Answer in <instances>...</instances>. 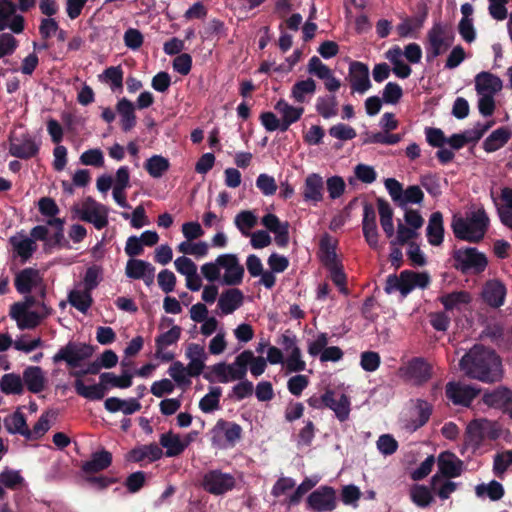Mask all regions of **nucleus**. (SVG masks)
Returning <instances> with one entry per match:
<instances>
[{"instance_id": "1", "label": "nucleus", "mask_w": 512, "mask_h": 512, "mask_svg": "<svg viewBox=\"0 0 512 512\" xmlns=\"http://www.w3.org/2000/svg\"><path fill=\"white\" fill-rule=\"evenodd\" d=\"M459 366L469 378L485 383L496 382L502 376L501 358L483 345H474L461 358Z\"/></svg>"}, {"instance_id": "2", "label": "nucleus", "mask_w": 512, "mask_h": 512, "mask_svg": "<svg viewBox=\"0 0 512 512\" xmlns=\"http://www.w3.org/2000/svg\"><path fill=\"white\" fill-rule=\"evenodd\" d=\"M489 224L490 219L482 207L472 211L466 218L455 215L452 219L451 228L457 239L479 243L484 239Z\"/></svg>"}, {"instance_id": "3", "label": "nucleus", "mask_w": 512, "mask_h": 512, "mask_svg": "<svg viewBox=\"0 0 512 512\" xmlns=\"http://www.w3.org/2000/svg\"><path fill=\"white\" fill-rule=\"evenodd\" d=\"M94 347L90 344L69 341L65 346L61 347L58 352L53 356V362H66L67 366L71 369L70 375L76 379H81L88 375L85 369L75 370L80 367L82 362L91 358L94 354Z\"/></svg>"}, {"instance_id": "4", "label": "nucleus", "mask_w": 512, "mask_h": 512, "mask_svg": "<svg viewBox=\"0 0 512 512\" xmlns=\"http://www.w3.org/2000/svg\"><path fill=\"white\" fill-rule=\"evenodd\" d=\"M501 433V425L498 422L485 418L474 419L466 427L464 443L477 450L485 440L495 441Z\"/></svg>"}, {"instance_id": "5", "label": "nucleus", "mask_w": 512, "mask_h": 512, "mask_svg": "<svg viewBox=\"0 0 512 512\" xmlns=\"http://www.w3.org/2000/svg\"><path fill=\"white\" fill-rule=\"evenodd\" d=\"M427 40L426 58L430 62L451 47L454 41V34L447 25L437 21L433 23V26L428 31Z\"/></svg>"}, {"instance_id": "6", "label": "nucleus", "mask_w": 512, "mask_h": 512, "mask_svg": "<svg viewBox=\"0 0 512 512\" xmlns=\"http://www.w3.org/2000/svg\"><path fill=\"white\" fill-rule=\"evenodd\" d=\"M454 264L453 267L463 274L468 272L481 273L488 264L485 254L479 252L477 248L466 247L455 249L452 254Z\"/></svg>"}, {"instance_id": "7", "label": "nucleus", "mask_w": 512, "mask_h": 512, "mask_svg": "<svg viewBox=\"0 0 512 512\" xmlns=\"http://www.w3.org/2000/svg\"><path fill=\"white\" fill-rule=\"evenodd\" d=\"M213 446L226 448L234 447L242 438V427L232 421L219 419L211 430Z\"/></svg>"}, {"instance_id": "8", "label": "nucleus", "mask_w": 512, "mask_h": 512, "mask_svg": "<svg viewBox=\"0 0 512 512\" xmlns=\"http://www.w3.org/2000/svg\"><path fill=\"white\" fill-rule=\"evenodd\" d=\"M201 485L209 494L220 496L235 488L236 479L230 473L223 472L220 469H212L203 475Z\"/></svg>"}, {"instance_id": "9", "label": "nucleus", "mask_w": 512, "mask_h": 512, "mask_svg": "<svg viewBox=\"0 0 512 512\" xmlns=\"http://www.w3.org/2000/svg\"><path fill=\"white\" fill-rule=\"evenodd\" d=\"M337 504L336 490L328 485L319 486L306 499V508L312 512H332Z\"/></svg>"}, {"instance_id": "10", "label": "nucleus", "mask_w": 512, "mask_h": 512, "mask_svg": "<svg viewBox=\"0 0 512 512\" xmlns=\"http://www.w3.org/2000/svg\"><path fill=\"white\" fill-rule=\"evenodd\" d=\"M82 221L92 223L98 230L108 225V210L106 206L96 202L92 197H87L82 208H75Z\"/></svg>"}, {"instance_id": "11", "label": "nucleus", "mask_w": 512, "mask_h": 512, "mask_svg": "<svg viewBox=\"0 0 512 512\" xmlns=\"http://www.w3.org/2000/svg\"><path fill=\"white\" fill-rule=\"evenodd\" d=\"M9 142L10 155L19 159L27 160L36 157L40 150V142H37L29 133L11 134Z\"/></svg>"}, {"instance_id": "12", "label": "nucleus", "mask_w": 512, "mask_h": 512, "mask_svg": "<svg viewBox=\"0 0 512 512\" xmlns=\"http://www.w3.org/2000/svg\"><path fill=\"white\" fill-rule=\"evenodd\" d=\"M217 264L225 269L224 284L236 286L242 283L245 273L244 267L239 263L235 254H222L216 258Z\"/></svg>"}, {"instance_id": "13", "label": "nucleus", "mask_w": 512, "mask_h": 512, "mask_svg": "<svg viewBox=\"0 0 512 512\" xmlns=\"http://www.w3.org/2000/svg\"><path fill=\"white\" fill-rule=\"evenodd\" d=\"M432 366L422 357L412 358L403 369V375L420 386L432 378Z\"/></svg>"}, {"instance_id": "14", "label": "nucleus", "mask_w": 512, "mask_h": 512, "mask_svg": "<svg viewBox=\"0 0 512 512\" xmlns=\"http://www.w3.org/2000/svg\"><path fill=\"white\" fill-rule=\"evenodd\" d=\"M182 328L173 325L170 330L161 333L155 338V357L163 362H170L175 358L174 353L166 352L165 348L176 344L181 337Z\"/></svg>"}, {"instance_id": "15", "label": "nucleus", "mask_w": 512, "mask_h": 512, "mask_svg": "<svg viewBox=\"0 0 512 512\" xmlns=\"http://www.w3.org/2000/svg\"><path fill=\"white\" fill-rule=\"evenodd\" d=\"M348 78L352 92L363 94L372 86L368 65L363 62L352 61L350 63Z\"/></svg>"}, {"instance_id": "16", "label": "nucleus", "mask_w": 512, "mask_h": 512, "mask_svg": "<svg viewBox=\"0 0 512 512\" xmlns=\"http://www.w3.org/2000/svg\"><path fill=\"white\" fill-rule=\"evenodd\" d=\"M480 392L471 385L448 382L445 389L446 397L455 405L469 406Z\"/></svg>"}, {"instance_id": "17", "label": "nucleus", "mask_w": 512, "mask_h": 512, "mask_svg": "<svg viewBox=\"0 0 512 512\" xmlns=\"http://www.w3.org/2000/svg\"><path fill=\"white\" fill-rule=\"evenodd\" d=\"M482 400L489 407L501 409L512 418V389L497 387L490 392H485Z\"/></svg>"}, {"instance_id": "18", "label": "nucleus", "mask_w": 512, "mask_h": 512, "mask_svg": "<svg viewBox=\"0 0 512 512\" xmlns=\"http://www.w3.org/2000/svg\"><path fill=\"white\" fill-rule=\"evenodd\" d=\"M327 399L326 408L332 410L340 422L347 421L351 412L349 396L344 393H336L332 389H327Z\"/></svg>"}, {"instance_id": "19", "label": "nucleus", "mask_w": 512, "mask_h": 512, "mask_svg": "<svg viewBox=\"0 0 512 512\" xmlns=\"http://www.w3.org/2000/svg\"><path fill=\"white\" fill-rule=\"evenodd\" d=\"M507 289L505 285L497 279L488 280L482 289L483 301L492 308H499L504 305Z\"/></svg>"}, {"instance_id": "20", "label": "nucleus", "mask_w": 512, "mask_h": 512, "mask_svg": "<svg viewBox=\"0 0 512 512\" xmlns=\"http://www.w3.org/2000/svg\"><path fill=\"white\" fill-rule=\"evenodd\" d=\"M363 235L371 248L378 246V230L376 224V213L372 204L365 202L363 206L362 220Z\"/></svg>"}, {"instance_id": "21", "label": "nucleus", "mask_w": 512, "mask_h": 512, "mask_svg": "<svg viewBox=\"0 0 512 512\" xmlns=\"http://www.w3.org/2000/svg\"><path fill=\"white\" fill-rule=\"evenodd\" d=\"M412 277V270H403L399 276L391 274L386 279L384 291L387 294L399 291L405 297L414 289Z\"/></svg>"}, {"instance_id": "22", "label": "nucleus", "mask_w": 512, "mask_h": 512, "mask_svg": "<svg viewBox=\"0 0 512 512\" xmlns=\"http://www.w3.org/2000/svg\"><path fill=\"white\" fill-rule=\"evenodd\" d=\"M463 461L454 453L445 451L438 456V468L442 477L447 479L459 477L463 471Z\"/></svg>"}, {"instance_id": "23", "label": "nucleus", "mask_w": 512, "mask_h": 512, "mask_svg": "<svg viewBox=\"0 0 512 512\" xmlns=\"http://www.w3.org/2000/svg\"><path fill=\"white\" fill-rule=\"evenodd\" d=\"M24 387L31 393L38 394L45 389L46 378L43 369L39 366H28L22 375Z\"/></svg>"}, {"instance_id": "24", "label": "nucleus", "mask_w": 512, "mask_h": 512, "mask_svg": "<svg viewBox=\"0 0 512 512\" xmlns=\"http://www.w3.org/2000/svg\"><path fill=\"white\" fill-rule=\"evenodd\" d=\"M112 453L106 449H101L92 453L90 460L84 462L81 466L85 474H95L107 469L112 464Z\"/></svg>"}, {"instance_id": "25", "label": "nucleus", "mask_w": 512, "mask_h": 512, "mask_svg": "<svg viewBox=\"0 0 512 512\" xmlns=\"http://www.w3.org/2000/svg\"><path fill=\"white\" fill-rule=\"evenodd\" d=\"M244 300L243 292L238 288H230L222 292L218 299V307L223 315L232 314Z\"/></svg>"}, {"instance_id": "26", "label": "nucleus", "mask_w": 512, "mask_h": 512, "mask_svg": "<svg viewBox=\"0 0 512 512\" xmlns=\"http://www.w3.org/2000/svg\"><path fill=\"white\" fill-rule=\"evenodd\" d=\"M323 178L316 173L308 175L303 186V199L306 202L318 203L323 199Z\"/></svg>"}, {"instance_id": "27", "label": "nucleus", "mask_w": 512, "mask_h": 512, "mask_svg": "<svg viewBox=\"0 0 512 512\" xmlns=\"http://www.w3.org/2000/svg\"><path fill=\"white\" fill-rule=\"evenodd\" d=\"M163 455L162 449L156 444H146L131 449L126 458L128 461L139 463L145 459L150 462L159 460Z\"/></svg>"}, {"instance_id": "28", "label": "nucleus", "mask_w": 512, "mask_h": 512, "mask_svg": "<svg viewBox=\"0 0 512 512\" xmlns=\"http://www.w3.org/2000/svg\"><path fill=\"white\" fill-rule=\"evenodd\" d=\"M444 222L443 215L440 211L433 212L428 221V226L426 228V236L428 242L432 246H439L443 243L444 240Z\"/></svg>"}, {"instance_id": "29", "label": "nucleus", "mask_w": 512, "mask_h": 512, "mask_svg": "<svg viewBox=\"0 0 512 512\" xmlns=\"http://www.w3.org/2000/svg\"><path fill=\"white\" fill-rule=\"evenodd\" d=\"M502 86L501 79L492 73L483 71L475 77V89L479 95H494L502 89Z\"/></svg>"}, {"instance_id": "30", "label": "nucleus", "mask_w": 512, "mask_h": 512, "mask_svg": "<svg viewBox=\"0 0 512 512\" xmlns=\"http://www.w3.org/2000/svg\"><path fill=\"white\" fill-rule=\"evenodd\" d=\"M39 279V271L28 267L24 268L16 275L14 285L20 294H29L37 285Z\"/></svg>"}, {"instance_id": "31", "label": "nucleus", "mask_w": 512, "mask_h": 512, "mask_svg": "<svg viewBox=\"0 0 512 512\" xmlns=\"http://www.w3.org/2000/svg\"><path fill=\"white\" fill-rule=\"evenodd\" d=\"M9 243L11 244L13 251L21 258L23 263L28 261L37 249L35 241L22 234H20V237L17 235L11 236Z\"/></svg>"}, {"instance_id": "32", "label": "nucleus", "mask_w": 512, "mask_h": 512, "mask_svg": "<svg viewBox=\"0 0 512 512\" xmlns=\"http://www.w3.org/2000/svg\"><path fill=\"white\" fill-rule=\"evenodd\" d=\"M512 137V131L508 127H499L494 130L483 142V149L492 153L505 146Z\"/></svg>"}, {"instance_id": "33", "label": "nucleus", "mask_w": 512, "mask_h": 512, "mask_svg": "<svg viewBox=\"0 0 512 512\" xmlns=\"http://www.w3.org/2000/svg\"><path fill=\"white\" fill-rule=\"evenodd\" d=\"M160 445L166 449L167 457H175L184 452L189 441H182L178 434L170 431L160 436Z\"/></svg>"}, {"instance_id": "34", "label": "nucleus", "mask_w": 512, "mask_h": 512, "mask_svg": "<svg viewBox=\"0 0 512 512\" xmlns=\"http://www.w3.org/2000/svg\"><path fill=\"white\" fill-rule=\"evenodd\" d=\"M73 387L79 396L88 400H101L107 392V387L101 380L98 384L87 386L82 379H75Z\"/></svg>"}, {"instance_id": "35", "label": "nucleus", "mask_w": 512, "mask_h": 512, "mask_svg": "<svg viewBox=\"0 0 512 512\" xmlns=\"http://www.w3.org/2000/svg\"><path fill=\"white\" fill-rule=\"evenodd\" d=\"M116 110L121 117L122 130L128 132L133 129L136 125L135 107L133 103L124 97L117 102Z\"/></svg>"}, {"instance_id": "36", "label": "nucleus", "mask_w": 512, "mask_h": 512, "mask_svg": "<svg viewBox=\"0 0 512 512\" xmlns=\"http://www.w3.org/2000/svg\"><path fill=\"white\" fill-rule=\"evenodd\" d=\"M251 359V350H244L236 356L234 362L232 364H228L230 379L233 381L244 380L246 378L249 361Z\"/></svg>"}, {"instance_id": "37", "label": "nucleus", "mask_w": 512, "mask_h": 512, "mask_svg": "<svg viewBox=\"0 0 512 512\" xmlns=\"http://www.w3.org/2000/svg\"><path fill=\"white\" fill-rule=\"evenodd\" d=\"M377 208L381 227L387 238H391L394 235L393 209L389 202L383 198H377Z\"/></svg>"}, {"instance_id": "38", "label": "nucleus", "mask_w": 512, "mask_h": 512, "mask_svg": "<svg viewBox=\"0 0 512 512\" xmlns=\"http://www.w3.org/2000/svg\"><path fill=\"white\" fill-rule=\"evenodd\" d=\"M0 390L5 395H22L24 393L22 377L16 373L4 374L0 379Z\"/></svg>"}, {"instance_id": "39", "label": "nucleus", "mask_w": 512, "mask_h": 512, "mask_svg": "<svg viewBox=\"0 0 512 512\" xmlns=\"http://www.w3.org/2000/svg\"><path fill=\"white\" fill-rule=\"evenodd\" d=\"M132 378L133 374L128 370H123L120 376H116L111 372H104L100 374L99 379L104 383V385L108 388V386L116 387L120 389H126L132 386Z\"/></svg>"}, {"instance_id": "40", "label": "nucleus", "mask_w": 512, "mask_h": 512, "mask_svg": "<svg viewBox=\"0 0 512 512\" xmlns=\"http://www.w3.org/2000/svg\"><path fill=\"white\" fill-rule=\"evenodd\" d=\"M169 168V160L161 155H153L144 163V169L153 178H161Z\"/></svg>"}, {"instance_id": "41", "label": "nucleus", "mask_w": 512, "mask_h": 512, "mask_svg": "<svg viewBox=\"0 0 512 512\" xmlns=\"http://www.w3.org/2000/svg\"><path fill=\"white\" fill-rule=\"evenodd\" d=\"M439 301L444 306L446 311L453 309L460 310L461 305L470 303L471 296L467 291H455L439 297Z\"/></svg>"}, {"instance_id": "42", "label": "nucleus", "mask_w": 512, "mask_h": 512, "mask_svg": "<svg viewBox=\"0 0 512 512\" xmlns=\"http://www.w3.org/2000/svg\"><path fill=\"white\" fill-rule=\"evenodd\" d=\"M457 483L450 480H443L442 476L435 474L431 478L432 491L442 500H446L457 490Z\"/></svg>"}, {"instance_id": "43", "label": "nucleus", "mask_w": 512, "mask_h": 512, "mask_svg": "<svg viewBox=\"0 0 512 512\" xmlns=\"http://www.w3.org/2000/svg\"><path fill=\"white\" fill-rule=\"evenodd\" d=\"M4 426L10 434H20L26 438L27 422L25 415L19 410L4 419Z\"/></svg>"}, {"instance_id": "44", "label": "nucleus", "mask_w": 512, "mask_h": 512, "mask_svg": "<svg viewBox=\"0 0 512 512\" xmlns=\"http://www.w3.org/2000/svg\"><path fill=\"white\" fill-rule=\"evenodd\" d=\"M123 69L120 65L107 67L101 75L99 80L102 82L110 83L112 91L122 90L123 88Z\"/></svg>"}, {"instance_id": "45", "label": "nucleus", "mask_w": 512, "mask_h": 512, "mask_svg": "<svg viewBox=\"0 0 512 512\" xmlns=\"http://www.w3.org/2000/svg\"><path fill=\"white\" fill-rule=\"evenodd\" d=\"M69 303L78 311L86 313L93 304L91 292L79 290H72L68 294Z\"/></svg>"}, {"instance_id": "46", "label": "nucleus", "mask_w": 512, "mask_h": 512, "mask_svg": "<svg viewBox=\"0 0 512 512\" xmlns=\"http://www.w3.org/2000/svg\"><path fill=\"white\" fill-rule=\"evenodd\" d=\"M222 388L219 386L210 387V391L199 402V408L204 413H211L220 408V397Z\"/></svg>"}, {"instance_id": "47", "label": "nucleus", "mask_w": 512, "mask_h": 512, "mask_svg": "<svg viewBox=\"0 0 512 512\" xmlns=\"http://www.w3.org/2000/svg\"><path fill=\"white\" fill-rule=\"evenodd\" d=\"M338 102L334 95L321 96L316 101V111L325 119L332 118L338 113Z\"/></svg>"}, {"instance_id": "48", "label": "nucleus", "mask_w": 512, "mask_h": 512, "mask_svg": "<svg viewBox=\"0 0 512 512\" xmlns=\"http://www.w3.org/2000/svg\"><path fill=\"white\" fill-rule=\"evenodd\" d=\"M153 265L141 259H129L126 263L125 274L128 278L139 280L145 277L148 270H152Z\"/></svg>"}, {"instance_id": "49", "label": "nucleus", "mask_w": 512, "mask_h": 512, "mask_svg": "<svg viewBox=\"0 0 512 512\" xmlns=\"http://www.w3.org/2000/svg\"><path fill=\"white\" fill-rule=\"evenodd\" d=\"M315 91L316 82L312 78H307L305 80L297 81L292 86L291 95L296 102L303 103L305 101V95H312Z\"/></svg>"}, {"instance_id": "50", "label": "nucleus", "mask_w": 512, "mask_h": 512, "mask_svg": "<svg viewBox=\"0 0 512 512\" xmlns=\"http://www.w3.org/2000/svg\"><path fill=\"white\" fill-rule=\"evenodd\" d=\"M234 224L242 235L249 236V230L257 224V217L252 211L243 210L235 216Z\"/></svg>"}, {"instance_id": "51", "label": "nucleus", "mask_w": 512, "mask_h": 512, "mask_svg": "<svg viewBox=\"0 0 512 512\" xmlns=\"http://www.w3.org/2000/svg\"><path fill=\"white\" fill-rule=\"evenodd\" d=\"M475 492L478 497H482L486 494L492 501L500 500L505 493L502 484L496 480L490 481L489 484L487 485H477L475 488Z\"/></svg>"}, {"instance_id": "52", "label": "nucleus", "mask_w": 512, "mask_h": 512, "mask_svg": "<svg viewBox=\"0 0 512 512\" xmlns=\"http://www.w3.org/2000/svg\"><path fill=\"white\" fill-rule=\"evenodd\" d=\"M512 465V451L498 452L493 458V473L498 478H503L507 469Z\"/></svg>"}, {"instance_id": "53", "label": "nucleus", "mask_w": 512, "mask_h": 512, "mask_svg": "<svg viewBox=\"0 0 512 512\" xmlns=\"http://www.w3.org/2000/svg\"><path fill=\"white\" fill-rule=\"evenodd\" d=\"M316 484V480L314 481L310 478H305L303 482L298 485L295 491L286 499V504L288 507L298 505L301 502L303 496L308 493Z\"/></svg>"}, {"instance_id": "54", "label": "nucleus", "mask_w": 512, "mask_h": 512, "mask_svg": "<svg viewBox=\"0 0 512 512\" xmlns=\"http://www.w3.org/2000/svg\"><path fill=\"white\" fill-rule=\"evenodd\" d=\"M403 96L402 87L395 82H388L382 93V100L385 104L395 105L399 103Z\"/></svg>"}, {"instance_id": "55", "label": "nucleus", "mask_w": 512, "mask_h": 512, "mask_svg": "<svg viewBox=\"0 0 512 512\" xmlns=\"http://www.w3.org/2000/svg\"><path fill=\"white\" fill-rule=\"evenodd\" d=\"M24 482V478L18 471L5 469L0 473V484L5 488L15 490Z\"/></svg>"}, {"instance_id": "56", "label": "nucleus", "mask_w": 512, "mask_h": 512, "mask_svg": "<svg viewBox=\"0 0 512 512\" xmlns=\"http://www.w3.org/2000/svg\"><path fill=\"white\" fill-rule=\"evenodd\" d=\"M410 494L412 501L419 507H427L433 500L431 491L424 485H415Z\"/></svg>"}, {"instance_id": "57", "label": "nucleus", "mask_w": 512, "mask_h": 512, "mask_svg": "<svg viewBox=\"0 0 512 512\" xmlns=\"http://www.w3.org/2000/svg\"><path fill=\"white\" fill-rule=\"evenodd\" d=\"M178 251L184 255H194L203 257L208 253V245L206 242L200 241L198 243H190V241H183L178 245Z\"/></svg>"}, {"instance_id": "58", "label": "nucleus", "mask_w": 512, "mask_h": 512, "mask_svg": "<svg viewBox=\"0 0 512 512\" xmlns=\"http://www.w3.org/2000/svg\"><path fill=\"white\" fill-rule=\"evenodd\" d=\"M49 419L48 414H42L38 421L34 424L32 429L27 427L26 439L28 440H37L44 436V434L49 430Z\"/></svg>"}, {"instance_id": "59", "label": "nucleus", "mask_w": 512, "mask_h": 512, "mask_svg": "<svg viewBox=\"0 0 512 512\" xmlns=\"http://www.w3.org/2000/svg\"><path fill=\"white\" fill-rule=\"evenodd\" d=\"M307 70L309 74L314 75L321 80L324 78H329L330 74L332 73V70L317 56L310 58Z\"/></svg>"}, {"instance_id": "60", "label": "nucleus", "mask_w": 512, "mask_h": 512, "mask_svg": "<svg viewBox=\"0 0 512 512\" xmlns=\"http://www.w3.org/2000/svg\"><path fill=\"white\" fill-rule=\"evenodd\" d=\"M307 70L309 74L314 75L321 80L324 78H329L330 74L332 73V70L317 56L310 58Z\"/></svg>"}, {"instance_id": "61", "label": "nucleus", "mask_w": 512, "mask_h": 512, "mask_svg": "<svg viewBox=\"0 0 512 512\" xmlns=\"http://www.w3.org/2000/svg\"><path fill=\"white\" fill-rule=\"evenodd\" d=\"M307 70L309 74L314 75L321 80L324 78H329L330 74L332 73V70L317 56L310 58Z\"/></svg>"}, {"instance_id": "62", "label": "nucleus", "mask_w": 512, "mask_h": 512, "mask_svg": "<svg viewBox=\"0 0 512 512\" xmlns=\"http://www.w3.org/2000/svg\"><path fill=\"white\" fill-rule=\"evenodd\" d=\"M424 199V193L420 186L411 185L404 190V194L401 200L400 207H404L407 204H421Z\"/></svg>"}, {"instance_id": "63", "label": "nucleus", "mask_w": 512, "mask_h": 512, "mask_svg": "<svg viewBox=\"0 0 512 512\" xmlns=\"http://www.w3.org/2000/svg\"><path fill=\"white\" fill-rule=\"evenodd\" d=\"M256 187L262 192L265 196L274 195L277 191V183L273 176H270L266 173L260 174L256 179Z\"/></svg>"}, {"instance_id": "64", "label": "nucleus", "mask_w": 512, "mask_h": 512, "mask_svg": "<svg viewBox=\"0 0 512 512\" xmlns=\"http://www.w3.org/2000/svg\"><path fill=\"white\" fill-rule=\"evenodd\" d=\"M488 2V12L493 19L503 21L507 18L508 10L506 5L509 3V0H488Z\"/></svg>"}]
</instances>
